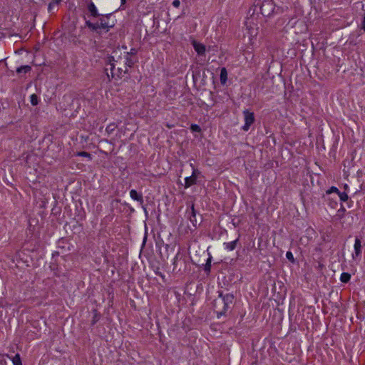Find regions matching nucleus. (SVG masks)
Instances as JSON below:
<instances>
[{
	"instance_id": "obj_19",
	"label": "nucleus",
	"mask_w": 365,
	"mask_h": 365,
	"mask_svg": "<svg viewBox=\"0 0 365 365\" xmlns=\"http://www.w3.org/2000/svg\"><path fill=\"white\" fill-rule=\"evenodd\" d=\"M351 279V274L348 272H343L341 274L340 280L343 283H347Z\"/></svg>"
},
{
	"instance_id": "obj_9",
	"label": "nucleus",
	"mask_w": 365,
	"mask_h": 365,
	"mask_svg": "<svg viewBox=\"0 0 365 365\" xmlns=\"http://www.w3.org/2000/svg\"><path fill=\"white\" fill-rule=\"evenodd\" d=\"M325 202H327L329 206L331 208L335 209L337 207L338 202H337V196L336 197H331L330 195H323L322 197Z\"/></svg>"
},
{
	"instance_id": "obj_16",
	"label": "nucleus",
	"mask_w": 365,
	"mask_h": 365,
	"mask_svg": "<svg viewBox=\"0 0 365 365\" xmlns=\"http://www.w3.org/2000/svg\"><path fill=\"white\" fill-rule=\"evenodd\" d=\"M86 26L93 31H98L100 29L98 23H92L89 20L86 21Z\"/></svg>"
},
{
	"instance_id": "obj_12",
	"label": "nucleus",
	"mask_w": 365,
	"mask_h": 365,
	"mask_svg": "<svg viewBox=\"0 0 365 365\" xmlns=\"http://www.w3.org/2000/svg\"><path fill=\"white\" fill-rule=\"evenodd\" d=\"M88 10L93 17H98L101 14L98 12V10L93 1H90L87 6Z\"/></svg>"
},
{
	"instance_id": "obj_5",
	"label": "nucleus",
	"mask_w": 365,
	"mask_h": 365,
	"mask_svg": "<svg viewBox=\"0 0 365 365\" xmlns=\"http://www.w3.org/2000/svg\"><path fill=\"white\" fill-rule=\"evenodd\" d=\"M182 264H185V259L183 257L182 255L178 252L173 259V272H182Z\"/></svg>"
},
{
	"instance_id": "obj_27",
	"label": "nucleus",
	"mask_w": 365,
	"mask_h": 365,
	"mask_svg": "<svg viewBox=\"0 0 365 365\" xmlns=\"http://www.w3.org/2000/svg\"><path fill=\"white\" fill-rule=\"evenodd\" d=\"M31 98V103L33 105V106H36L38 105V98L37 96V95L36 94H32L30 97Z\"/></svg>"
},
{
	"instance_id": "obj_37",
	"label": "nucleus",
	"mask_w": 365,
	"mask_h": 365,
	"mask_svg": "<svg viewBox=\"0 0 365 365\" xmlns=\"http://www.w3.org/2000/svg\"><path fill=\"white\" fill-rule=\"evenodd\" d=\"M128 73V70L127 68V67L125 68V70H123V73Z\"/></svg>"
},
{
	"instance_id": "obj_17",
	"label": "nucleus",
	"mask_w": 365,
	"mask_h": 365,
	"mask_svg": "<svg viewBox=\"0 0 365 365\" xmlns=\"http://www.w3.org/2000/svg\"><path fill=\"white\" fill-rule=\"evenodd\" d=\"M31 67L30 66L26 65V66H21L16 68V73H26L29 71H31Z\"/></svg>"
},
{
	"instance_id": "obj_39",
	"label": "nucleus",
	"mask_w": 365,
	"mask_h": 365,
	"mask_svg": "<svg viewBox=\"0 0 365 365\" xmlns=\"http://www.w3.org/2000/svg\"><path fill=\"white\" fill-rule=\"evenodd\" d=\"M344 188H345V190H346V189L348 188V185H344Z\"/></svg>"
},
{
	"instance_id": "obj_28",
	"label": "nucleus",
	"mask_w": 365,
	"mask_h": 365,
	"mask_svg": "<svg viewBox=\"0 0 365 365\" xmlns=\"http://www.w3.org/2000/svg\"><path fill=\"white\" fill-rule=\"evenodd\" d=\"M77 155L78 156H81V157H86V158H88L89 160H91L92 158H91V155L88 153V152H86V151H81V152H78L77 153Z\"/></svg>"
},
{
	"instance_id": "obj_18",
	"label": "nucleus",
	"mask_w": 365,
	"mask_h": 365,
	"mask_svg": "<svg viewBox=\"0 0 365 365\" xmlns=\"http://www.w3.org/2000/svg\"><path fill=\"white\" fill-rule=\"evenodd\" d=\"M125 66L128 67H132L137 62V60L134 59L131 56H125Z\"/></svg>"
},
{
	"instance_id": "obj_33",
	"label": "nucleus",
	"mask_w": 365,
	"mask_h": 365,
	"mask_svg": "<svg viewBox=\"0 0 365 365\" xmlns=\"http://www.w3.org/2000/svg\"><path fill=\"white\" fill-rule=\"evenodd\" d=\"M173 6L175 8H178L180 4V0H174L172 3Z\"/></svg>"
},
{
	"instance_id": "obj_30",
	"label": "nucleus",
	"mask_w": 365,
	"mask_h": 365,
	"mask_svg": "<svg viewBox=\"0 0 365 365\" xmlns=\"http://www.w3.org/2000/svg\"><path fill=\"white\" fill-rule=\"evenodd\" d=\"M190 129L192 132H200L201 131V128L200 127L197 125V124H192L191 126H190Z\"/></svg>"
},
{
	"instance_id": "obj_15",
	"label": "nucleus",
	"mask_w": 365,
	"mask_h": 365,
	"mask_svg": "<svg viewBox=\"0 0 365 365\" xmlns=\"http://www.w3.org/2000/svg\"><path fill=\"white\" fill-rule=\"evenodd\" d=\"M220 79L222 85H225L226 83L227 80V71L225 67H222L220 70Z\"/></svg>"
},
{
	"instance_id": "obj_13",
	"label": "nucleus",
	"mask_w": 365,
	"mask_h": 365,
	"mask_svg": "<svg viewBox=\"0 0 365 365\" xmlns=\"http://www.w3.org/2000/svg\"><path fill=\"white\" fill-rule=\"evenodd\" d=\"M224 245L227 250L229 251L234 250L238 245L240 246L239 242V238L230 242H225Z\"/></svg>"
},
{
	"instance_id": "obj_38",
	"label": "nucleus",
	"mask_w": 365,
	"mask_h": 365,
	"mask_svg": "<svg viewBox=\"0 0 365 365\" xmlns=\"http://www.w3.org/2000/svg\"><path fill=\"white\" fill-rule=\"evenodd\" d=\"M121 1V4H123L125 3L126 0H120Z\"/></svg>"
},
{
	"instance_id": "obj_21",
	"label": "nucleus",
	"mask_w": 365,
	"mask_h": 365,
	"mask_svg": "<svg viewBox=\"0 0 365 365\" xmlns=\"http://www.w3.org/2000/svg\"><path fill=\"white\" fill-rule=\"evenodd\" d=\"M346 212V209L344 208V207L343 206L342 204H341V207L337 211V214H336V217L339 218V219H341L344 217V213Z\"/></svg>"
},
{
	"instance_id": "obj_6",
	"label": "nucleus",
	"mask_w": 365,
	"mask_h": 365,
	"mask_svg": "<svg viewBox=\"0 0 365 365\" xmlns=\"http://www.w3.org/2000/svg\"><path fill=\"white\" fill-rule=\"evenodd\" d=\"M197 173H199L197 170L194 169L191 176L186 177L185 178V187L187 188L192 185L196 184L197 182Z\"/></svg>"
},
{
	"instance_id": "obj_4",
	"label": "nucleus",
	"mask_w": 365,
	"mask_h": 365,
	"mask_svg": "<svg viewBox=\"0 0 365 365\" xmlns=\"http://www.w3.org/2000/svg\"><path fill=\"white\" fill-rule=\"evenodd\" d=\"M274 9V5L270 0H265L262 2L260 6L261 14L264 16H269L272 14Z\"/></svg>"
},
{
	"instance_id": "obj_3",
	"label": "nucleus",
	"mask_w": 365,
	"mask_h": 365,
	"mask_svg": "<svg viewBox=\"0 0 365 365\" xmlns=\"http://www.w3.org/2000/svg\"><path fill=\"white\" fill-rule=\"evenodd\" d=\"M243 116L245 124L242 128L244 131H248L251 125H252L255 121V114L253 112L246 109L243 111Z\"/></svg>"
},
{
	"instance_id": "obj_32",
	"label": "nucleus",
	"mask_w": 365,
	"mask_h": 365,
	"mask_svg": "<svg viewBox=\"0 0 365 365\" xmlns=\"http://www.w3.org/2000/svg\"><path fill=\"white\" fill-rule=\"evenodd\" d=\"M123 70L121 68H118L117 73H115V77H118V78H121L123 77Z\"/></svg>"
},
{
	"instance_id": "obj_10",
	"label": "nucleus",
	"mask_w": 365,
	"mask_h": 365,
	"mask_svg": "<svg viewBox=\"0 0 365 365\" xmlns=\"http://www.w3.org/2000/svg\"><path fill=\"white\" fill-rule=\"evenodd\" d=\"M361 242L360 239L358 237H356L355 242H354V254L352 255V257L354 259L357 258L360 256L361 252Z\"/></svg>"
},
{
	"instance_id": "obj_14",
	"label": "nucleus",
	"mask_w": 365,
	"mask_h": 365,
	"mask_svg": "<svg viewBox=\"0 0 365 365\" xmlns=\"http://www.w3.org/2000/svg\"><path fill=\"white\" fill-rule=\"evenodd\" d=\"M101 17L99 19V21H100V23L99 24V26H100V29H104L106 30V32H108L109 31V29L113 27V25H108V24L106 21L105 19H104V16L103 15H101Z\"/></svg>"
},
{
	"instance_id": "obj_36",
	"label": "nucleus",
	"mask_w": 365,
	"mask_h": 365,
	"mask_svg": "<svg viewBox=\"0 0 365 365\" xmlns=\"http://www.w3.org/2000/svg\"><path fill=\"white\" fill-rule=\"evenodd\" d=\"M103 16H104V19L105 18L108 19L111 16V14H106V15H103Z\"/></svg>"
},
{
	"instance_id": "obj_29",
	"label": "nucleus",
	"mask_w": 365,
	"mask_h": 365,
	"mask_svg": "<svg viewBox=\"0 0 365 365\" xmlns=\"http://www.w3.org/2000/svg\"><path fill=\"white\" fill-rule=\"evenodd\" d=\"M137 53H138V50L136 48H133L130 49V51L125 53V56L132 57V56H136Z\"/></svg>"
},
{
	"instance_id": "obj_7",
	"label": "nucleus",
	"mask_w": 365,
	"mask_h": 365,
	"mask_svg": "<svg viewBox=\"0 0 365 365\" xmlns=\"http://www.w3.org/2000/svg\"><path fill=\"white\" fill-rule=\"evenodd\" d=\"M187 217L195 227H197L198 224V220L196 217V211L195 210V205L192 203L190 207V211L187 212Z\"/></svg>"
},
{
	"instance_id": "obj_25",
	"label": "nucleus",
	"mask_w": 365,
	"mask_h": 365,
	"mask_svg": "<svg viewBox=\"0 0 365 365\" xmlns=\"http://www.w3.org/2000/svg\"><path fill=\"white\" fill-rule=\"evenodd\" d=\"M339 190L337 187L332 186L329 190L326 191V193L324 195H331L332 193H336V195L339 193Z\"/></svg>"
},
{
	"instance_id": "obj_22",
	"label": "nucleus",
	"mask_w": 365,
	"mask_h": 365,
	"mask_svg": "<svg viewBox=\"0 0 365 365\" xmlns=\"http://www.w3.org/2000/svg\"><path fill=\"white\" fill-rule=\"evenodd\" d=\"M93 312H94V314H93V319L91 322L92 325H94L97 322H98V320L101 318V314L98 312V311L96 309H94Z\"/></svg>"
},
{
	"instance_id": "obj_35",
	"label": "nucleus",
	"mask_w": 365,
	"mask_h": 365,
	"mask_svg": "<svg viewBox=\"0 0 365 365\" xmlns=\"http://www.w3.org/2000/svg\"><path fill=\"white\" fill-rule=\"evenodd\" d=\"M0 365H6L5 361H0Z\"/></svg>"
},
{
	"instance_id": "obj_34",
	"label": "nucleus",
	"mask_w": 365,
	"mask_h": 365,
	"mask_svg": "<svg viewBox=\"0 0 365 365\" xmlns=\"http://www.w3.org/2000/svg\"><path fill=\"white\" fill-rule=\"evenodd\" d=\"M114 128L113 127L112 125H109L107 128H106V131L108 133H110L113 130Z\"/></svg>"
},
{
	"instance_id": "obj_23",
	"label": "nucleus",
	"mask_w": 365,
	"mask_h": 365,
	"mask_svg": "<svg viewBox=\"0 0 365 365\" xmlns=\"http://www.w3.org/2000/svg\"><path fill=\"white\" fill-rule=\"evenodd\" d=\"M337 198H339V200L341 202H346L347 201L349 197L346 192H339V193L337 195Z\"/></svg>"
},
{
	"instance_id": "obj_31",
	"label": "nucleus",
	"mask_w": 365,
	"mask_h": 365,
	"mask_svg": "<svg viewBox=\"0 0 365 365\" xmlns=\"http://www.w3.org/2000/svg\"><path fill=\"white\" fill-rule=\"evenodd\" d=\"M286 257L291 262H294V256L292 255V253L290 252V251H288L287 253H286Z\"/></svg>"
},
{
	"instance_id": "obj_20",
	"label": "nucleus",
	"mask_w": 365,
	"mask_h": 365,
	"mask_svg": "<svg viewBox=\"0 0 365 365\" xmlns=\"http://www.w3.org/2000/svg\"><path fill=\"white\" fill-rule=\"evenodd\" d=\"M61 1V0H51V1L48 4V11L49 13H51L53 9L54 6L58 5Z\"/></svg>"
},
{
	"instance_id": "obj_1",
	"label": "nucleus",
	"mask_w": 365,
	"mask_h": 365,
	"mask_svg": "<svg viewBox=\"0 0 365 365\" xmlns=\"http://www.w3.org/2000/svg\"><path fill=\"white\" fill-rule=\"evenodd\" d=\"M218 297L212 303L213 309L217 318L225 316L228 310L233 305L235 297L232 294H223L222 292H218Z\"/></svg>"
},
{
	"instance_id": "obj_26",
	"label": "nucleus",
	"mask_w": 365,
	"mask_h": 365,
	"mask_svg": "<svg viewBox=\"0 0 365 365\" xmlns=\"http://www.w3.org/2000/svg\"><path fill=\"white\" fill-rule=\"evenodd\" d=\"M13 364L14 365H22L21 359L20 355L16 354L15 356L13 358Z\"/></svg>"
},
{
	"instance_id": "obj_2",
	"label": "nucleus",
	"mask_w": 365,
	"mask_h": 365,
	"mask_svg": "<svg viewBox=\"0 0 365 365\" xmlns=\"http://www.w3.org/2000/svg\"><path fill=\"white\" fill-rule=\"evenodd\" d=\"M117 61L118 60L115 59V56L113 55H110L106 58V66H109V68H105L108 81H110L112 78H115V73H113V71L115 69V62Z\"/></svg>"
},
{
	"instance_id": "obj_11",
	"label": "nucleus",
	"mask_w": 365,
	"mask_h": 365,
	"mask_svg": "<svg viewBox=\"0 0 365 365\" xmlns=\"http://www.w3.org/2000/svg\"><path fill=\"white\" fill-rule=\"evenodd\" d=\"M130 196L133 200L138 201L143 207L144 200L141 193H138L135 190H131L130 191Z\"/></svg>"
},
{
	"instance_id": "obj_8",
	"label": "nucleus",
	"mask_w": 365,
	"mask_h": 365,
	"mask_svg": "<svg viewBox=\"0 0 365 365\" xmlns=\"http://www.w3.org/2000/svg\"><path fill=\"white\" fill-rule=\"evenodd\" d=\"M192 45L195 49V51L197 53L199 56H203L205 53L206 48L205 46L200 42H197L195 40L192 41Z\"/></svg>"
},
{
	"instance_id": "obj_24",
	"label": "nucleus",
	"mask_w": 365,
	"mask_h": 365,
	"mask_svg": "<svg viewBox=\"0 0 365 365\" xmlns=\"http://www.w3.org/2000/svg\"><path fill=\"white\" fill-rule=\"evenodd\" d=\"M211 260H212V257H210L207 259V262H206V264H205V267H204V270L206 273H210V269H211Z\"/></svg>"
}]
</instances>
